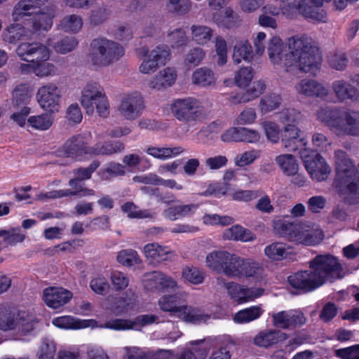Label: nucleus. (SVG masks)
<instances>
[{"instance_id": "obj_1", "label": "nucleus", "mask_w": 359, "mask_h": 359, "mask_svg": "<svg viewBox=\"0 0 359 359\" xmlns=\"http://www.w3.org/2000/svg\"><path fill=\"white\" fill-rule=\"evenodd\" d=\"M287 46L288 51L280 38L273 36L267 48L271 62L285 67L287 72L299 70L315 75L320 68L322 59L313 39L306 35H296L288 39Z\"/></svg>"}, {"instance_id": "obj_2", "label": "nucleus", "mask_w": 359, "mask_h": 359, "mask_svg": "<svg viewBox=\"0 0 359 359\" xmlns=\"http://www.w3.org/2000/svg\"><path fill=\"white\" fill-rule=\"evenodd\" d=\"M342 267L337 259L330 255H317L309 262V269L297 271L287 278L289 284L300 292H308L343 278Z\"/></svg>"}, {"instance_id": "obj_3", "label": "nucleus", "mask_w": 359, "mask_h": 359, "mask_svg": "<svg viewBox=\"0 0 359 359\" xmlns=\"http://www.w3.org/2000/svg\"><path fill=\"white\" fill-rule=\"evenodd\" d=\"M55 12L53 0H20L13 9L12 18L18 21L29 16L34 31L48 30L53 25Z\"/></svg>"}, {"instance_id": "obj_4", "label": "nucleus", "mask_w": 359, "mask_h": 359, "mask_svg": "<svg viewBox=\"0 0 359 359\" xmlns=\"http://www.w3.org/2000/svg\"><path fill=\"white\" fill-rule=\"evenodd\" d=\"M337 182L344 186L342 195L344 201L349 205L359 203V176L356 168L347 154L343 150L334 152Z\"/></svg>"}, {"instance_id": "obj_5", "label": "nucleus", "mask_w": 359, "mask_h": 359, "mask_svg": "<svg viewBox=\"0 0 359 359\" xmlns=\"http://www.w3.org/2000/svg\"><path fill=\"white\" fill-rule=\"evenodd\" d=\"M273 226L276 233L296 244L315 245L318 244L324 236L320 229L284 219L274 220Z\"/></svg>"}, {"instance_id": "obj_6", "label": "nucleus", "mask_w": 359, "mask_h": 359, "mask_svg": "<svg viewBox=\"0 0 359 359\" xmlns=\"http://www.w3.org/2000/svg\"><path fill=\"white\" fill-rule=\"evenodd\" d=\"M37 324L36 318L25 311L15 313L9 306H0V330L13 331L16 339L31 334Z\"/></svg>"}, {"instance_id": "obj_7", "label": "nucleus", "mask_w": 359, "mask_h": 359, "mask_svg": "<svg viewBox=\"0 0 359 359\" xmlns=\"http://www.w3.org/2000/svg\"><path fill=\"white\" fill-rule=\"evenodd\" d=\"M124 55L122 46L106 38L95 39L90 45L88 55L92 65L107 67L118 61Z\"/></svg>"}, {"instance_id": "obj_8", "label": "nucleus", "mask_w": 359, "mask_h": 359, "mask_svg": "<svg viewBox=\"0 0 359 359\" xmlns=\"http://www.w3.org/2000/svg\"><path fill=\"white\" fill-rule=\"evenodd\" d=\"M171 112L180 121L192 123L204 117V107L193 98L178 99L171 104Z\"/></svg>"}, {"instance_id": "obj_9", "label": "nucleus", "mask_w": 359, "mask_h": 359, "mask_svg": "<svg viewBox=\"0 0 359 359\" xmlns=\"http://www.w3.org/2000/svg\"><path fill=\"white\" fill-rule=\"evenodd\" d=\"M299 154L313 180L322 182L327 179L331 170L320 154L306 148H300Z\"/></svg>"}, {"instance_id": "obj_10", "label": "nucleus", "mask_w": 359, "mask_h": 359, "mask_svg": "<svg viewBox=\"0 0 359 359\" xmlns=\"http://www.w3.org/2000/svg\"><path fill=\"white\" fill-rule=\"evenodd\" d=\"M15 53L22 60L33 64L45 62L50 57L48 48L44 44L39 42L20 43L17 47Z\"/></svg>"}, {"instance_id": "obj_11", "label": "nucleus", "mask_w": 359, "mask_h": 359, "mask_svg": "<svg viewBox=\"0 0 359 359\" xmlns=\"http://www.w3.org/2000/svg\"><path fill=\"white\" fill-rule=\"evenodd\" d=\"M271 318L273 325L282 330H294L306 322V317L299 310L279 311L273 313Z\"/></svg>"}, {"instance_id": "obj_12", "label": "nucleus", "mask_w": 359, "mask_h": 359, "mask_svg": "<svg viewBox=\"0 0 359 359\" xmlns=\"http://www.w3.org/2000/svg\"><path fill=\"white\" fill-rule=\"evenodd\" d=\"M170 50L167 45L162 44L154 48L139 67L140 72L142 74H150L157 70L161 66L165 65L170 60Z\"/></svg>"}, {"instance_id": "obj_13", "label": "nucleus", "mask_w": 359, "mask_h": 359, "mask_svg": "<svg viewBox=\"0 0 359 359\" xmlns=\"http://www.w3.org/2000/svg\"><path fill=\"white\" fill-rule=\"evenodd\" d=\"M143 284L145 290L150 292H165L178 288L173 278L157 271L146 273Z\"/></svg>"}, {"instance_id": "obj_14", "label": "nucleus", "mask_w": 359, "mask_h": 359, "mask_svg": "<svg viewBox=\"0 0 359 359\" xmlns=\"http://www.w3.org/2000/svg\"><path fill=\"white\" fill-rule=\"evenodd\" d=\"M93 100H97L103 106L105 104V93L98 83L91 81L84 86L81 97V105L88 114H93Z\"/></svg>"}, {"instance_id": "obj_15", "label": "nucleus", "mask_w": 359, "mask_h": 359, "mask_svg": "<svg viewBox=\"0 0 359 359\" xmlns=\"http://www.w3.org/2000/svg\"><path fill=\"white\" fill-rule=\"evenodd\" d=\"M143 109V97L140 93H134L123 98L118 107V111L123 118L131 121L138 118Z\"/></svg>"}, {"instance_id": "obj_16", "label": "nucleus", "mask_w": 359, "mask_h": 359, "mask_svg": "<svg viewBox=\"0 0 359 359\" xmlns=\"http://www.w3.org/2000/svg\"><path fill=\"white\" fill-rule=\"evenodd\" d=\"M60 90L55 84L48 83L41 87L37 93V100L40 106L48 111H58Z\"/></svg>"}, {"instance_id": "obj_17", "label": "nucleus", "mask_w": 359, "mask_h": 359, "mask_svg": "<svg viewBox=\"0 0 359 359\" xmlns=\"http://www.w3.org/2000/svg\"><path fill=\"white\" fill-rule=\"evenodd\" d=\"M108 300L111 302L110 311L116 316H120L135 309L137 297L132 291H127L121 297H109Z\"/></svg>"}, {"instance_id": "obj_18", "label": "nucleus", "mask_w": 359, "mask_h": 359, "mask_svg": "<svg viewBox=\"0 0 359 359\" xmlns=\"http://www.w3.org/2000/svg\"><path fill=\"white\" fill-rule=\"evenodd\" d=\"M297 93L306 97H325L328 90L322 83L314 79H304L295 84Z\"/></svg>"}, {"instance_id": "obj_19", "label": "nucleus", "mask_w": 359, "mask_h": 359, "mask_svg": "<svg viewBox=\"0 0 359 359\" xmlns=\"http://www.w3.org/2000/svg\"><path fill=\"white\" fill-rule=\"evenodd\" d=\"M334 126L343 133L359 137V111L347 110L341 115V121H335Z\"/></svg>"}, {"instance_id": "obj_20", "label": "nucleus", "mask_w": 359, "mask_h": 359, "mask_svg": "<svg viewBox=\"0 0 359 359\" xmlns=\"http://www.w3.org/2000/svg\"><path fill=\"white\" fill-rule=\"evenodd\" d=\"M89 148L86 137L81 135H76L65 142L62 151L67 157L77 158L83 154H89Z\"/></svg>"}, {"instance_id": "obj_21", "label": "nucleus", "mask_w": 359, "mask_h": 359, "mask_svg": "<svg viewBox=\"0 0 359 359\" xmlns=\"http://www.w3.org/2000/svg\"><path fill=\"white\" fill-rule=\"evenodd\" d=\"M72 297V292L62 287H48L43 290V294L46 304L52 309H57L66 304Z\"/></svg>"}, {"instance_id": "obj_22", "label": "nucleus", "mask_w": 359, "mask_h": 359, "mask_svg": "<svg viewBox=\"0 0 359 359\" xmlns=\"http://www.w3.org/2000/svg\"><path fill=\"white\" fill-rule=\"evenodd\" d=\"M35 32L33 29V24L31 29L25 27L22 24L13 23L4 29L3 39L9 43L16 44L20 41L31 39Z\"/></svg>"}, {"instance_id": "obj_23", "label": "nucleus", "mask_w": 359, "mask_h": 359, "mask_svg": "<svg viewBox=\"0 0 359 359\" xmlns=\"http://www.w3.org/2000/svg\"><path fill=\"white\" fill-rule=\"evenodd\" d=\"M222 141L256 142L259 140V134L257 130L246 128H231L221 137Z\"/></svg>"}, {"instance_id": "obj_24", "label": "nucleus", "mask_w": 359, "mask_h": 359, "mask_svg": "<svg viewBox=\"0 0 359 359\" xmlns=\"http://www.w3.org/2000/svg\"><path fill=\"white\" fill-rule=\"evenodd\" d=\"M301 130L294 124H287L282 133V144L289 151H296L306 143L301 138Z\"/></svg>"}, {"instance_id": "obj_25", "label": "nucleus", "mask_w": 359, "mask_h": 359, "mask_svg": "<svg viewBox=\"0 0 359 359\" xmlns=\"http://www.w3.org/2000/svg\"><path fill=\"white\" fill-rule=\"evenodd\" d=\"M187 297L186 292L175 293L171 295H164L160 298L158 304L162 311L169 312L171 316H178Z\"/></svg>"}, {"instance_id": "obj_26", "label": "nucleus", "mask_w": 359, "mask_h": 359, "mask_svg": "<svg viewBox=\"0 0 359 359\" xmlns=\"http://www.w3.org/2000/svg\"><path fill=\"white\" fill-rule=\"evenodd\" d=\"M332 89L336 98L340 102L346 100L356 101L359 97L358 89L343 79L333 81Z\"/></svg>"}, {"instance_id": "obj_27", "label": "nucleus", "mask_w": 359, "mask_h": 359, "mask_svg": "<svg viewBox=\"0 0 359 359\" xmlns=\"http://www.w3.org/2000/svg\"><path fill=\"white\" fill-rule=\"evenodd\" d=\"M287 338V334L279 330H263L254 339L255 345L269 348Z\"/></svg>"}, {"instance_id": "obj_28", "label": "nucleus", "mask_w": 359, "mask_h": 359, "mask_svg": "<svg viewBox=\"0 0 359 359\" xmlns=\"http://www.w3.org/2000/svg\"><path fill=\"white\" fill-rule=\"evenodd\" d=\"M177 317L186 323L192 324L206 322L210 318L209 314L205 313L199 308L184 304Z\"/></svg>"}, {"instance_id": "obj_29", "label": "nucleus", "mask_w": 359, "mask_h": 359, "mask_svg": "<svg viewBox=\"0 0 359 359\" xmlns=\"http://www.w3.org/2000/svg\"><path fill=\"white\" fill-rule=\"evenodd\" d=\"M175 71L167 67L161 71L152 80L149 82V87L152 89L161 90L171 86L176 79Z\"/></svg>"}, {"instance_id": "obj_30", "label": "nucleus", "mask_w": 359, "mask_h": 359, "mask_svg": "<svg viewBox=\"0 0 359 359\" xmlns=\"http://www.w3.org/2000/svg\"><path fill=\"white\" fill-rule=\"evenodd\" d=\"M212 20L219 26L231 28L240 22L239 16L231 8L219 10L213 13Z\"/></svg>"}, {"instance_id": "obj_31", "label": "nucleus", "mask_w": 359, "mask_h": 359, "mask_svg": "<svg viewBox=\"0 0 359 359\" xmlns=\"http://www.w3.org/2000/svg\"><path fill=\"white\" fill-rule=\"evenodd\" d=\"M198 204L177 205L171 206L163 210V215L170 220L189 216L194 213L198 208Z\"/></svg>"}, {"instance_id": "obj_32", "label": "nucleus", "mask_w": 359, "mask_h": 359, "mask_svg": "<svg viewBox=\"0 0 359 359\" xmlns=\"http://www.w3.org/2000/svg\"><path fill=\"white\" fill-rule=\"evenodd\" d=\"M223 236L225 239L241 241L243 242L252 241L255 238L254 233L251 231L238 224L226 229Z\"/></svg>"}, {"instance_id": "obj_33", "label": "nucleus", "mask_w": 359, "mask_h": 359, "mask_svg": "<svg viewBox=\"0 0 359 359\" xmlns=\"http://www.w3.org/2000/svg\"><path fill=\"white\" fill-rule=\"evenodd\" d=\"M215 81V74L207 67L198 68L192 74L193 83L202 87L214 86Z\"/></svg>"}, {"instance_id": "obj_34", "label": "nucleus", "mask_w": 359, "mask_h": 359, "mask_svg": "<svg viewBox=\"0 0 359 359\" xmlns=\"http://www.w3.org/2000/svg\"><path fill=\"white\" fill-rule=\"evenodd\" d=\"M253 57L252 46L247 40L238 41L234 46L233 60L235 63L239 64L242 60L250 61Z\"/></svg>"}, {"instance_id": "obj_35", "label": "nucleus", "mask_w": 359, "mask_h": 359, "mask_svg": "<svg viewBox=\"0 0 359 359\" xmlns=\"http://www.w3.org/2000/svg\"><path fill=\"white\" fill-rule=\"evenodd\" d=\"M100 165V161L95 160L87 168H79L74 170L73 172L75 177L69 181V185L75 187L81 185L80 182L90 179L93 172L97 169Z\"/></svg>"}, {"instance_id": "obj_36", "label": "nucleus", "mask_w": 359, "mask_h": 359, "mask_svg": "<svg viewBox=\"0 0 359 359\" xmlns=\"http://www.w3.org/2000/svg\"><path fill=\"white\" fill-rule=\"evenodd\" d=\"M290 249V248L285 243L275 242L265 248L264 254L270 259L280 261L287 258Z\"/></svg>"}, {"instance_id": "obj_37", "label": "nucleus", "mask_w": 359, "mask_h": 359, "mask_svg": "<svg viewBox=\"0 0 359 359\" xmlns=\"http://www.w3.org/2000/svg\"><path fill=\"white\" fill-rule=\"evenodd\" d=\"M184 151V149L182 147H149L147 149L146 152L156 158L161 160H165L172 156H176Z\"/></svg>"}, {"instance_id": "obj_38", "label": "nucleus", "mask_w": 359, "mask_h": 359, "mask_svg": "<svg viewBox=\"0 0 359 359\" xmlns=\"http://www.w3.org/2000/svg\"><path fill=\"white\" fill-rule=\"evenodd\" d=\"M275 161L286 175H291L299 171V165L292 154L279 155L276 157Z\"/></svg>"}, {"instance_id": "obj_39", "label": "nucleus", "mask_w": 359, "mask_h": 359, "mask_svg": "<svg viewBox=\"0 0 359 359\" xmlns=\"http://www.w3.org/2000/svg\"><path fill=\"white\" fill-rule=\"evenodd\" d=\"M239 271L240 277H253L259 278L262 276L263 272V268L260 264L251 259H243L241 260V268Z\"/></svg>"}, {"instance_id": "obj_40", "label": "nucleus", "mask_w": 359, "mask_h": 359, "mask_svg": "<svg viewBox=\"0 0 359 359\" xmlns=\"http://www.w3.org/2000/svg\"><path fill=\"white\" fill-rule=\"evenodd\" d=\"M144 252L147 258L156 262L165 261L169 252L165 247H163L156 243L146 245L144 248Z\"/></svg>"}, {"instance_id": "obj_41", "label": "nucleus", "mask_w": 359, "mask_h": 359, "mask_svg": "<svg viewBox=\"0 0 359 359\" xmlns=\"http://www.w3.org/2000/svg\"><path fill=\"white\" fill-rule=\"evenodd\" d=\"M263 310L260 306H255L238 311L233 316L237 323H247L257 319L261 316Z\"/></svg>"}, {"instance_id": "obj_42", "label": "nucleus", "mask_w": 359, "mask_h": 359, "mask_svg": "<svg viewBox=\"0 0 359 359\" xmlns=\"http://www.w3.org/2000/svg\"><path fill=\"white\" fill-rule=\"evenodd\" d=\"M241 260L242 259L238 256L227 252L224 265V271H222V273L230 278L238 277Z\"/></svg>"}, {"instance_id": "obj_43", "label": "nucleus", "mask_w": 359, "mask_h": 359, "mask_svg": "<svg viewBox=\"0 0 359 359\" xmlns=\"http://www.w3.org/2000/svg\"><path fill=\"white\" fill-rule=\"evenodd\" d=\"M241 260L242 259L238 256L227 252L224 265V271H222V273L230 278L238 277Z\"/></svg>"}, {"instance_id": "obj_44", "label": "nucleus", "mask_w": 359, "mask_h": 359, "mask_svg": "<svg viewBox=\"0 0 359 359\" xmlns=\"http://www.w3.org/2000/svg\"><path fill=\"white\" fill-rule=\"evenodd\" d=\"M226 253V251H215L209 253L206 257L207 266L219 273H222L224 271Z\"/></svg>"}, {"instance_id": "obj_45", "label": "nucleus", "mask_w": 359, "mask_h": 359, "mask_svg": "<svg viewBox=\"0 0 359 359\" xmlns=\"http://www.w3.org/2000/svg\"><path fill=\"white\" fill-rule=\"evenodd\" d=\"M300 13L307 20L312 22H325L326 13L319 7H313L305 1Z\"/></svg>"}, {"instance_id": "obj_46", "label": "nucleus", "mask_w": 359, "mask_h": 359, "mask_svg": "<svg viewBox=\"0 0 359 359\" xmlns=\"http://www.w3.org/2000/svg\"><path fill=\"white\" fill-rule=\"evenodd\" d=\"M83 25V20L81 16L72 14L64 17L60 22V29L66 32H77Z\"/></svg>"}, {"instance_id": "obj_47", "label": "nucleus", "mask_w": 359, "mask_h": 359, "mask_svg": "<svg viewBox=\"0 0 359 359\" xmlns=\"http://www.w3.org/2000/svg\"><path fill=\"white\" fill-rule=\"evenodd\" d=\"M53 323L60 328L64 329H80L86 327L88 324L85 320L76 319L74 317L65 316L55 318Z\"/></svg>"}, {"instance_id": "obj_48", "label": "nucleus", "mask_w": 359, "mask_h": 359, "mask_svg": "<svg viewBox=\"0 0 359 359\" xmlns=\"http://www.w3.org/2000/svg\"><path fill=\"white\" fill-rule=\"evenodd\" d=\"M191 30L193 40L198 44L206 43L212 36V30L207 26L194 25Z\"/></svg>"}, {"instance_id": "obj_49", "label": "nucleus", "mask_w": 359, "mask_h": 359, "mask_svg": "<svg viewBox=\"0 0 359 359\" xmlns=\"http://www.w3.org/2000/svg\"><path fill=\"white\" fill-rule=\"evenodd\" d=\"M167 8L172 14L184 15L191 11V0H168Z\"/></svg>"}, {"instance_id": "obj_50", "label": "nucleus", "mask_w": 359, "mask_h": 359, "mask_svg": "<svg viewBox=\"0 0 359 359\" xmlns=\"http://www.w3.org/2000/svg\"><path fill=\"white\" fill-rule=\"evenodd\" d=\"M116 259L119 264L125 266H133L140 262L137 252L131 249L121 250L118 253Z\"/></svg>"}, {"instance_id": "obj_51", "label": "nucleus", "mask_w": 359, "mask_h": 359, "mask_svg": "<svg viewBox=\"0 0 359 359\" xmlns=\"http://www.w3.org/2000/svg\"><path fill=\"white\" fill-rule=\"evenodd\" d=\"M31 95L26 85L18 86L13 92V102L17 107H25L29 101Z\"/></svg>"}, {"instance_id": "obj_52", "label": "nucleus", "mask_w": 359, "mask_h": 359, "mask_svg": "<svg viewBox=\"0 0 359 359\" xmlns=\"http://www.w3.org/2000/svg\"><path fill=\"white\" fill-rule=\"evenodd\" d=\"M74 190L65 189L57 190L58 198L67 196H77L79 198L91 196L95 195V191L91 189H88L83 185L71 186Z\"/></svg>"}, {"instance_id": "obj_53", "label": "nucleus", "mask_w": 359, "mask_h": 359, "mask_svg": "<svg viewBox=\"0 0 359 359\" xmlns=\"http://www.w3.org/2000/svg\"><path fill=\"white\" fill-rule=\"evenodd\" d=\"M27 121L33 128L45 130L52 126L53 117L51 114L46 113L39 116H30Z\"/></svg>"}, {"instance_id": "obj_54", "label": "nucleus", "mask_w": 359, "mask_h": 359, "mask_svg": "<svg viewBox=\"0 0 359 359\" xmlns=\"http://www.w3.org/2000/svg\"><path fill=\"white\" fill-rule=\"evenodd\" d=\"M56 346L53 340L43 338L38 350L36 356L38 359H54Z\"/></svg>"}, {"instance_id": "obj_55", "label": "nucleus", "mask_w": 359, "mask_h": 359, "mask_svg": "<svg viewBox=\"0 0 359 359\" xmlns=\"http://www.w3.org/2000/svg\"><path fill=\"white\" fill-rule=\"evenodd\" d=\"M254 77V72L250 67H242L235 74L234 82L240 88H245Z\"/></svg>"}, {"instance_id": "obj_56", "label": "nucleus", "mask_w": 359, "mask_h": 359, "mask_svg": "<svg viewBox=\"0 0 359 359\" xmlns=\"http://www.w3.org/2000/svg\"><path fill=\"white\" fill-rule=\"evenodd\" d=\"M327 61L330 67L337 71L344 70L348 65V57L344 53H331L327 57Z\"/></svg>"}, {"instance_id": "obj_57", "label": "nucleus", "mask_w": 359, "mask_h": 359, "mask_svg": "<svg viewBox=\"0 0 359 359\" xmlns=\"http://www.w3.org/2000/svg\"><path fill=\"white\" fill-rule=\"evenodd\" d=\"M305 0H280L281 13L287 18H292L297 11L301 12Z\"/></svg>"}, {"instance_id": "obj_58", "label": "nucleus", "mask_w": 359, "mask_h": 359, "mask_svg": "<svg viewBox=\"0 0 359 359\" xmlns=\"http://www.w3.org/2000/svg\"><path fill=\"white\" fill-rule=\"evenodd\" d=\"M100 327L115 330H126L134 329V323L130 320L115 318L106 321Z\"/></svg>"}, {"instance_id": "obj_59", "label": "nucleus", "mask_w": 359, "mask_h": 359, "mask_svg": "<svg viewBox=\"0 0 359 359\" xmlns=\"http://www.w3.org/2000/svg\"><path fill=\"white\" fill-rule=\"evenodd\" d=\"M182 277L189 283L198 285L204 280L203 273L196 267H185L182 271Z\"/></svg>"}, {"instance_id": "obj_60", "label": "nucleus", "mask_w": 359, "mask_h": 359, "mask_svg": "<svg viewBox=\"0 0 359 359\" xmlns=\"http://www.w3.org/2000/svg\"><path fill=\"white\" fill-rule=\"evenodd\" d=\"M125 168L118 163H109L108 166L100 172V177L102 180H107L109 177L123 176L125 175Z\"/></svg>"}, {"instance_id": "obj_61", "label": "nucleus", "mask_w": 359, "mask_h": 359, "mask_svg": "<svg viewBox=\"0 0 359 359\" xmlns=\"http://www.w3.org/2000/svg\"><path fill=\"white\" fill-rule=\"evenodd\" d=\"M205 57V53L201 48H194L184 55V64L188 67L198 65Z\"/></svg>"}, {"instance_id": "obj_62", "label": "nucleus", "mask_w": 359, "mask_h": 359, "mask_svg": "<svg viewBox=\"0 0 359 359\" xmlns=\"http://www.w3.org/2000/svg\"><path fill=\"white\" fill-rule=\"evenodd\" d=\"M78 45V42L74 36H67L58 41L54 48L56 52L65 54L72 51Z\"/></svg>"}, {"instance_id": "obj_63", "label": "nucleus", "mask_w": 359, "mask_h": 359, "mask_svg": "<svg viewBox=\"0 0 359 359\" xmlns=\"http://www.w3.org/2000/svg\"><path fill=\"white\" fill-rule=\"evenodd\" d=\"M90 287L94 292L100 295L107 294L110 288L107 280L101 276L93 278L90 280Z\"/></svg>"}, {"instance_id": "obj_64", "label": "nucleus", "mask_w": 359, "mask_h": 359, "mask_svg": "<svg viewBox=\"0 0 359 359\" xmlns=\"http://www.w3.org/2000/svg\"><path fill=\"white\" fill-rule=\"evenodd\" d=\"M334 353L341 359H359V344L336 349Z\"/></svg>"}]
</instances>
